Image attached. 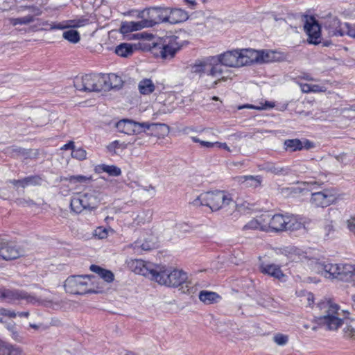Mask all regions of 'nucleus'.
I'll list each match as a JSON object with an SVG mask.
<instances>
[{"label": "nucleus", "mask_w": 355, "mask_h": 355, "mask_svg": "<svg viewBox=\"0 0 355 355\" xmlns=\"http://www.w3.org/2000/svg\"><path fill=\"white\" fill-rule=\"evenodd\" d=\"M0 299L9 304H15L21 300H25L28 304H39L46 306H51L52 302L37 298L35 296L24 290L15 288H0Z\"/></svg>", "instance_id": "nucleus-10"}, {"label": "nucleus", "mask_w": 355, "mask_h": 355, "mask_svg": "<svg viewBox=\"0 0 355 355\" xmlns=\"http://www.w3.org/2000/svg\"><path fill=\"white\" fill-rule=\"evenodd\" d=\"M74 148H75L74 142L73 141H70L67 144H64L61 148V150H68V149H71L72 150H73Z\"/></svg>", "instance_id": "nucleus-54"}, {"label": "nucleus", "mask_w": 355, "mask_h": 355, "mask_svg": "<svg viewBox=\"0 0 355 355\" xmlns=\"http://www.w3.org/2000/svg\"><path fill=\"white\" fill-rule=\"evenodd\" d=\"M118 145H119V141H114V142L110 144L107 148H108L109 150L112 151V150H114L117 147Z\"/></svg>", "instance_id": "nucleus-60"}, {"label": "nucleus", "mask_w": 355, "mask_h": 355, "mask_svg": "<svg viewBox=\"0 0 355 355\" xmlns=\"http://www.w3.org/2000/svg\"><path fill=\"white\" fill-rule=\"evenodd\" d=\"M22 252L12 242H5L0 244V258L4 260H12L19 258Z\"/></svg>", "instance_id": "nucleus-17"}, {"label": "nucleus", "mask_w": 355, "mask_h": 355, "mask_svg": "<svg viewBox=\"0 0 355 355\" xmlns=\"http://www.w3.org/2000/svg\"><path fill=\"white\" fill-rule=\"evenodd\" d=\"M304 28L309 36V42L311 44H318L321 42L320 26L315 18L310 17L306 18Z\"/></svg>", "instance_id": "nucleus-16"}, {"label": "nucleus", "mask_w": 355, "mask_h": 355, "mask_svg": "<svg viewBox=\"0 0 355 355\" xmlns=\"http://www.w3.org/2000/svg\"><path fill=\"white\" fill-rule=\"evenodd\" d=\"M115 53L121 57H128L133 53L132 45L128 43H121L116 47Z\"/></svg>", "instance_id": "nucleus-31"}, {"label": "nucleus", "mask_w": 355, "mask_h": 355, "mask_svg": "<svg viewBox=\"0 0 355 355\" xmlns=\"http://www.w3.org/2000/svg\"><path fill=\"white\" fill-rule=\"evenodd\" d=\"M272 340L279 346H284L288 342V336L281 333L275 334L272 337Z\"/></svg>", "instance_id": "nucleus-40"}, {"label": "nucleus", "mask_w": 355, "mask_h": 355, "mask_svg": "<svg viewBox=\"0 0 355 355\" xmlns=\"http://www.w3.org/2000/svg\"><path fill=\"white\" fill-rule=\"evenodd\" d=\"M11 183L15 186H20V180H13Z\"/></svg>", "instance_id": "nucleus-64"}, {"label": "nucleus", "mask_w": 355, "mask_h": 355, "mask_svg": "<svg viewBox=\"0 0 355 355\" xmlns=\"http://www.w3.org/2000/svg\"><path fill=\"white\" fill-rule=\"evenodd\" d=\"M0 315L8 317L10 318H15L17 316V313L10 309L0 308Z\"/></svg>", "instance_id": "nucleus-46"}, {"label": "nucleus", "mask_w": 355, "mask_h": 355, "mask_svg": "<svg viewBox=\"0 0 355 355\" xmlns=\"http://www.w3.org/2000/svg\"><path fill=\"white\" fill-rule=\"evenodd\" d=\"M30 313L28 311H23V312H19L17 313V315L19 317H25L28 318L29 316Z\"/></svg>", "instance_id": "nucleus-61"}, {"label": "nucleus", "mask_w": 355, "mask_h": 355, "mask_svg": "<svg viewBox=\"0 0 355 355\" xmlns=\"http://www.w3.org/2000/svg\"><path fill=\"white\" fill-rule=\"evenodd\" d=\"M9 22L11 25L15 26L17 25H27L35 21L33 15H28L24 17L17 18H9Z\"/></svg>", "instance_id": "nucleus-34"}, {"label": "nucleus", "mask_w": 355, "mask_h": 355, "mask_svg": "<svg viewBox=\"0 0 355 355\" xmlns=\"http://www.w3.org/2000/svg\"><path fill=\"white\" fill-rule=\"evenodd\" d=\"M64 26H62L61 24H58L55 26H52L51 27V29H63Z\"/></svg>", "instance_id": "nucleus-63"}, {"label": "nucleus", "mask_w": 355, "mask_h": 355, "mask_svg": "<svg viewBox=\"0 0 355 355\" xmlns=\"http://www.w3.org/2000/svg\"><path fill=\"white\" fill-rule=\"evenodd\" d=\"M259 270L264 275H268L276 279H278L279 281H285L286 275L282 271L279 265L275 263H261L259 265Z\"/></svg>", "instance_id": "nucleus-19"}, {"label": "nucleus", "mask_w": 355, "mask_h": 355, "mask_svg": "<svg viewBox=\"0 0 355 355\" xmlns=\"http://www.w3.org/2000/svg\"><path fill=\"white\" fill-rule=\"evenodd\" d=\"M108 91L112 89H119L123 85L121 78L114 73L107 74Z\"/></svg>", "instance_id": "nucleus-33"}, {"label": "nucleus", "mask_w": 355, "mask_h": 355, "mask_svg": "<svg viewBox=\"0 0 355 355\" xmlns=\"http://www.w3.org/2000/svg\"><path fill=\"white\" fill-rule=\"evenodd\" d=\"M63 37L71 43H77L80 40V35L77 31L68 30L63 33Z\"/></svg>", "instance_id": "nucleus-37"}, {"label": "nucleus", "mask_w": 355, "mask_h": 355, "mask_svg": "<svg viewBox=\"0 0 355 355\" xmlns=\"http://www.w3.org/2000/svg\"><path fill=\"white\" fill-rule=\"evenodd\" d=\"M215 144H216L215 147H218L219 148H223L228 152H231L230 148L228 147V146L227 145L226 143H221V142L216 141Z\"/></svg>", "instance_id": "nucleus-56"}, {"label": "nucleus", "mask_w": 355, "mask_h": 355, "mask_svg": "<svg viewBox=\"0 0 355 355\" xmlns=\"http://www.w3.org/2000/svg\"><path fill=\"white\" fill-rule=\"evenodd\" d=\"M150 19H144L140 21H125L121 26V32L123 34L141 30L146 27H152L161 21L168 22L169 8L157 7L149 10Z\"/></svg>", "instance_id": "nucleus-6"}, {"label": "nucleus", "mask_w": 355, "mask_h": 355, "mask_svg": "<svg viewBox=\"0 0 355 355\" xmlns=\"http://www.w3.org/2000/svg\"><path fill=\"white\" fill-rule=\"evenodd\" d=\"M141 189L145 191L150 192V195L151 196L155 195V188L151 185L142 187Z\"/></svg>", "instance_id": "nucleus-58"}, {"label": "nucleus", "mask_w": 355, "mask_h": 355, "mask_svg": "<svg viewBox=\"0 0 355 355\" xmlns=\"http://www.w3.org/2000/svg\"><path fill=\"white\" fill-rule=\"evenodd\" d=\"M95 277L92 275H71L67 278L64 288L67 293L73 295H85L100 292L93 286Z\"/></svg>", "instance_id": "nucleus-8"}, {"label": "nucleus", "mask_w": 355, "mask_h": 355, "mask_svg": "<svg viewBox=\"0 0 355 355\" xmlns=\"http://www.w3.org/2000/svg\"><path fill=\"white\" fill-rule=\"evenodd\" d=\"M198 297L200 300L205 304L216 303L220 299V296L218 293L208 291H201Z\"/></svg>", "instance_id": "nucleus-24"}, {"label": "nucleus", "mask_w": 355, "mask_h": 355, "mask_svg": "<svg viewBox=\"0 0 355 355\" xmlns=\"http://www.w3.org/2000/svg\"><path fill=\"white\" fill-rule=\"evenodd\" d=\"M88 21L87 19H79L78 21H71L70 26L73 27H80L84 26Z\"/></svg>", "instance_id": "nucleus-49"}, {"label": "nucleus", "mask_w": 355, "mask_h": 355, "mask_svg": "<svg viewBox=\"0 0 355 355\" xmlns=\"http://www.w3.org/2000/svg\"><path fill=\"white\" fill-rule=\"evenodd\" d=\"M311 92H324V87L318 85L311 84Z\"/></svg>", "instance_id": "nucleus-51"}, {"label": "nucleus", "mask_w": 355, "mask_h": 355, "mask_svg": "<svg viewBox=\"0 0 355 355\" xmlns=\"http://www.w3.org/2000/svg\"><path fill=\"white\" fill-rule=\"evenodd\" d=\"M168 22L172 24L182 22L187 19L188 14L187 12L180 8H170V14L168 15Z\"/></svg>", "instance_id": "nucleus-21"}, {"label": "nucleus", "mask_w": 355, "mask_h": 355, "mask_svg": "<svg viewBox=\"0 0 355 355\" xmlns=\"http://www.w3.org/2000/svg\"><path fill=\"white\" fill-rule=\"evenodd\" d=\"M71 157L78 160H84L87 157V152L82 148H74L71 152Z\"/></svg>", "instance_id": "nucleus-43"}, {"label": "nucleus", "mask_w": 355, "mask_h": 355, "mask_svg": "<svg viewBox=\"0 0 355 355\" xmlns=\"http://www.w3.org/2000/svg\"><path fill=\"white\" fill-rule=\"evenodd\" d=\"M108 231L102 227L96 228L94 231V236L100 239H105L107 236Z\"/></svg>", "instance_id": "nucleus-44"}, {"label": "nucleus", "mask_w": 355, "mask_h": 355, "mask_svg": "<svg viewBox=\"0 0 355 355\" xmlns=\"http://www.w3.org/2000/svg\"><path fill=\"white\" fill-rule=\"evenodd\" d=\"M315 268L318 272L325 278L338 279L353 284L355 266L351 264H337L327 261L317 262Z\"/></svg>", "instance_id": "nucleus-5"}, {"label": "nucleus", "mask_w": 355, "mask_h": 355, "mask_svg": "<svg viewBox=\"0 0 355 355\" xmlns=\"http://www.w3.org/2000/svg\"><path fill=\"white\" fill-rule=\"evenodd\" d=\"M260 170H263L267 172L272 173L275 175H280L286 173L285 168L272 162H264L259 165Z\"/></svg>", "instance_id": "nucleus-25"}, {"label": "nucleus", "mask_w": 355, "mask_h": 355, "mask_svg": "<svg viewBox=\"0 0 355 355\" xmlns=\"http://www.w3.org/2000/svg\"><path fill=\"white\" fill-rule=\"evenodd\" d=\"M324 231L326 232V236H328L331 232L334 231V225L332 224V220L329 221L324 226Z\"/></svg>", "instance_id": "nucleus-52"}, {"label": "nucleus", "mask_w": 355, "mask_h": 355, "mask_svg": "<svg viewBox=\"0 0 355 355\" xmlns=\"http://www.w3.org/2000/svg\"><path fill=\"white\" fill-rule=\"evenodd\" d=\"M320 313L318 317V323L328 330H337L347 319L348 313L340 309L339 306L330 300H324L318 304Z\"/></svg>", "instance_id": "nucleus-3"}, {"label": "nucleus", "mask_w": 355, "mask_h": 355, "mask_svg": "<svg viewBox=\"0 0 355 355\" xmlns=\"http://www.w3.org/2000/svg\"><path fill=\"white\" fill-rule=\"evenodd\" d=\"M138 89L143 95H149L155 89V85L151 79L144 78L138 85Z\"/></svg>", "instance_id": "nucleus-27"}, {"label": "nucleus", "mask_w": 355, "mask_h": 355, "mask_svg": "<svg viewBox=\"0 0 355 355\" xmlns=\"http://www.w3.org/2000/svg\"><path fill=\"white\" fill-rule=\"evenodd\" d=\"M191 72L200 73L208 88L215 87L218 83L224 81L227 78V71H224V67L221 64H214L207 62H196L191 66Z\"/></svg>", "instance_id": "nucleus-4"}, {"label": "nucleus", "mask_w": 355, "mask_h": 355, "mask_svg": "<svg viewBox=\"0 0 355 355\" xmlns=\"http://www.w3.org/2000/svg\"><path fill=\"white\" fill-rule=\"evenodd\" d=\"M272 60L270 53L265 51L242 49L227 51L218 55L220 64L230 67H240L254 62L263 63Z\"/></svg>", "instance_id": "nucleus-1"}, {"label": "nucleus", "mask_w": 355, "mask_h": 355, "mask_svg": "<svg viewBox=\"0 0 355 355\" xmlns=\"http://www.w3.org/2000/svg\"><path fill=\"white\" fill-rule=\"evenodd\" d=\"M265 214H262L256 218L249 221L244 227V230H259L266 232Z\"/></svg>", "instance_id": "nucleus-23"}, {"label": "nucleus", "mask_w": 355, "mask_h": 355, "mask_svg": "<svg viewBox=\"0 0 355 355\" xmlns=\"http://www.w3.org/2000/svg\"><path fill=\"white\" fill-rule=\"evenodd\" d=\"M192 140L195 143H199L202 146L206 148H214L216 146L215 142L205 141L203 140H200L196 137H193Z\"/></svg>", "instance_id": "nucleus-45"}, {"label": "nucleus", "mask_w": 355, "mask_h": 355, "mask_svg": "<svg viewBox=\"0 0 355 355\" xmlns=\"http://www.w3.org/2000/svg\"><path fill=\"white\" fill-rule=\"evenodd\" d=\"M300 88L302 92L304 93H309L311 92V84H300Z\"/></svg>", "instance_id": "nucleus-53"}, {"label": "nucleus", "mask_w": 355, "mask_h": 355, "mask_svg": "<svg viewBox=\"0 0 355 355\" xmlns=\"http://www.w3.org/2000/svg\"><path fill=\"white\" fill-rule=\"evenodd\" d=\"M67 180L71 183H88L92 180V176H85L82 175H71Z\"/></svg>", "instance_id": "nucleus-38"}, {"label": "nucleus", "mask_w": 355, "mask_h": 355, "mask_svg": "<svg viewBox=\"0 0 355 355\" xmlns=\"http://www.w3.org/2000/svg\"><path fill=\"white\" fill-rule=\"evenodd\" d=\"M305 148L309 149L313 146V143L309 141V140H306L305 141L304 146Z\"/></svg>", "instance_id": "nucleus-62"}, {"label": "nucleus", "mask_w": 355, "mask_h": 355, "mask_svg": "<svg viewBox=\"0 0 355 355\" xmlns=\"http://www.w3.org/2000/svg\"><path fill=\"white\" fill-rule=\"evenodd\" d=\"M347 227L352 232L355 233V221L354 220H348L347 222Z\"/></svg>", "instance_id": "nucleus-55"}, {"label": "nucleus", "mask_w": 355, "mask_h": 355, "mask_svg": "<svg viewBox=\"0 0 355 355\" xmlns=\"http://www.w3.org/2000/svg\"><path fill=\"white\" fill-rule=\"evenodd\" d=\"M153 280L161 285L168 287H180L184 293H191V282L188 281L187 274L182 270L156 266V271Z\"/></svg>", "instance_id": "nucleus-2"}, {"label": "nucleus", "mask_w": 355, "mask_h": 355, "mask_svg": "<svg viewBox=\"0 0 355 355\" xmlns=\"http://www.w3.org/2000/svg\"><path fill=\"white\" fill-rule=\"evenodd\" d=\"M140 248L143 250L148 251V250H151L152 248H154V244L153 243H142L140 245Z\"/></svg>", "instance_id": "nucleus-57"}, {"label": "nucleus", "mask_w": 355, "mask_h": 355, "mask_svg": "<svg viewBox=\"0 0 355 355\" xmlns=\"http://www.w3.org/2000/svg\"><path fill=\"white\" fill-rule=\"evenodd\" d=\"M41 178L39 175H33L20 180V187L24 188L28 185H37L40 184Z\"/></svg>", "instance_id": "nucleus-36"}, {"label": "nucleus", "mask_w": 355, "mask_h": 355, "mask_svg": "<svg viewBox=\"0 0 355 355\" xmlns=\"http://www.w3.org/2000/svg\"><path fill=\"white\" fill-rule=\"evenodd\" d=\"M180 49V46L177 44L170 42L168 44L163 45L162 47H159V55L164 60L172 59L177 51Z\"/></svg>", "instance_id": "nucleus-20"}, {"label": "nucleus", "mask_w": 355, "mask_h": 355, "mask_svg": "<svg viewBox=\"0 0 355 355\" xmlns=\"http://www.w3.org/2000/svg\"><path fill=\"white\" fill-rule=\"evenodd\" d=\"M232 202L231 198L223 191L202 193L193 202L194 206H207L213 211H218L225 205Z\"/></svg>", "instance_id": "nucleus-11"}, {"label": "nucleus", "mask_w": 355, "mask_h": 355, "mask_svg": "<svg viewBox=\"0 0 355 355\" xmlns=\"http://www.w3.org/2000/svg\"><path fill=\"white\" fill-rule=\"evenodd\" d=\"M185 3L191 9H195L197 2L195 0H183Z\"/></svg>", "instance_id": "nucleus-59"}, {"label": "nucleus", "mask_w": 355, "mask_h": 355, "mask_svg": "<svg viewBox=\"0 0 355 355\" xmlns=\"http://www.w3.org/2000/svg\"><path fill=\"white\" fill-rule=\"evenodd\" d=\"M21 148L15 146H10L5 149V153L11 157L17 158L20 157Z\"/></svg>", "instance_id": "nucleus-42"}, {"label": "nucleus", "mask_w": 355, "mask_h": 355, "mask_svg": "<svg viewBox=\"0 0 355 355\" xmlns=\"http://www.w3.org/2000/svg\"><path fill=\"white\" fill-rule=\"evenodd\" d=\"M340 114L344 115L345 116H349V112H355V105H349L346 107L340 108L339 110Z\"/></svg>", "instance_id": "nucleus-48"}, {"label": "nucleus", "mask_w": 355, "mask_h": 355, "mask_svg": "<svg viewBox=\"0 0 355 355\" xmlns=\"http://www.w3.org/2000/svg\"><path fill=\"white\" fill-rule=\"evenodd\" d=\"M336 197L331 190L324 189L322 191H315L311 193L310 202L316 207H327L333 204Z\"/></svg>", "instance_id": "nucleus-15"}, {"label": "nucleus", "mask_w": 355, "mask_h": 355, "mask_svg": "<svg viewBox=\"0 0 355 355\" xmlns=\"http://www.w3.org/2000/svg\"><path fill=\"white\" fill-rule=\"evenodd\" d=\"M116 128L119 132L127 135H137L141 132H146L148 130L151 131L152 135H156L159 129H163L164 132H168L169 128L164 123H149V122H136L130 119H122L116 123Z\"/></svg>", "instance_id": "nucleus-7"}, {"label": "nucleus", "mask_w": 355, "mask_h": 355, "mask_svg": "<svg viewBox=\"0 0 355 355\" xmlns=\"http://www.w3.org/2000/svg\"><path fill=\"white\" fill-rule=\"evenodd\" d=\"M323 25L329 37L348 35L355 38V24H342L336 17L329 16L325 19Z\"/></svg>", "instance_id": "nucleus-13"}, {"label": "nucleus", "mask_w": 355, "mask_h": 355, "mask_svg": "<svg viewBox=\"0 0 355 355\" xmlns=\"http://www.w3.org/2000/svg\"><path fill=\"white\" fill-rule=\"evenodd\" d=\"M128 268L135 273L153 279L156 271V266L146 263L141 259H130L127 261Z\"/></svg>", "instance_id": "nucleus-14"}, {"label": "nucleus", "mask_w": 355, "mask_h": 355, "mask_svg": "<svg viewBox=\"0 0 355 355\" xmlns=\"http://www.w3.org/2000/svg\"><path fill=\"white\" fill-rule=\"evenodd\" d=\"M98 194V192L95 191L75 194L70 202L71 209L77 214H80L84 210L95 209L99 203Z\"/></svg>", "instance_id": "nucleus-12"}, {"label": "nucleus", "mask_w": 355, "mask_h": 355, "mask_svg": "<svg viewBox=\"0 0 355 355\" xmlns=\"http://www.w3.org/2000/svg\"><path fill=\"white\" fill-rule=\"evenodd\" d=\"M38 155V150L21 148L19 157H23L24 159H35Z\"/></svg>", "instance_id": "nucleus-41"}, {"label": "nucleus", "mask_w": 355, "mask_h": 355, "mask_svg": "<svg viewBox=\"0 0 355 355\" xmlns=\"http://www.w3.org/2000/svg\"><path fill=\"white\" fill-rule=\"evenodd\" d=\"M90 270L98 274L101 279L107 283H110L114 280V274L110 270L103 269L96 265H91Z\"/></svg>", "instance_id": "nucleus-26"}, {"label": "nucleus", "mask_w": 355, "mask_h": 355, "mask_svg": "<svg viewBox=\"0 0 355 355\" xmlns=\"http://www.w3.org/2000/svg\"><path fill=\"white\" fill-rule=\"evenodd\" d=\"M284 146L286 150H289L291 152L301 150L304 148L303 144L298 139L285 140Z\"/></svg>", "instance_id": "nucleus-32"}, {"label": "nucleus", "mask_w": 355, "mask_h": 355, "mask_svg": "<svg viewBox=\"0 0 355 355\" xmlns=\"http://www.w3.org/2000/svg\"><path fill=\"white\" fill-rule=\"evenodd\" d=\"M96 92L108 91L107 74H94Z\"/></svg>", "instance_id": "nucleus-29"}, {"label": "nucleus", "mask_w": 355, "mask_h": 355, "mask_svg": "<svg viewBox=\"0 0 355 355\" xmlns=\"http://www.w3.org/2000/svg\"><path fill=\"white\" fill-rule=\"evenodd\" d=\"M28 9L32 13L31 15H33L34 18L35 16H38V15H41V13H42V12L37 7L30 6L28 8Z\"/></svg>", "instance_id": "nucleus-50"}, {"label": "nucleus", "mask_w": 355, "mask_h": 355, "mask_svg": "<svg viewBox=\"0 0 355 355\" xmlns=\"http://www.w3.org/2000/svg\"><path fill=\"white\" fill-rule=\"evenodd\" d=\"M8 329L10 332V336L13 340L16 341H21L22 337L14 327H8Z\"/></svg>", "instance_id": "nucleus-47"}, {"label": "nucleus", "mask_w": 355, "mask_h": 355, "mask_svg": "<svg viewBox=\"0 0 355 355\" xmlns=\"http://www.w3.org/2000/svg\"><path fill=\"white\" fill-rule=\"evenodd\" d=\"M344 323L346 324V327L344 329L345 336L355 338V320H349L347 317Z\"/></svg>", "instance_id": "nucleus-35"}, {"label": "nucleus", "mask_w": 355, "mask_h": 355, "mask_svg": "<svg viewBox=\"0 0 355 355\" xmlns=\"http://www.w3.org/2000/svg\"><path fill=\"white\" fill-rule=\"evenodd\" d=\"M274 106H275V104L273 103L266 101L264 105H263V106H255V105H253L251 104H245L243 105L238 106L237 109L242 110L244 108H248V109H254V110H266L267 108H272Z\"/></svg>", "instance_id": "nucleus-39"}, {"label": "nucleus", "mask_w": 355, "mask_h": 355, "mask_svg": "<svg viewBox=\"0 0 355 355\" xmlns=\"http://www.w3.org/2000/svg\"><path fill=\"white\" fill-rule=\"evenodd\" d=\"M96 173H107L110 176L117 177L121 175V170L115 165L98 164L94 169Z\"/></svg>", "instance_id": "nucleus-22"}, {"label": "nucleus", "mask_w": 355, "mask_h": 355, "mask_svg": "<svg viewBox=\"0 0 355 355\" xmlns=\"http://www.w3.org/2000/svg\"><path fill=\"white\" fill-rule=\"evenodd\" d=\"M266 232H282L287 230H297L304 227V225L299 222L293 216L275 214H265Z\"/></svg>", "instance_id": "nucleus-9"}, {"label": "nucleus", "mask_w": 355, "mask_h": 355, "mask_svg": "<svg viewBox=\"0 0 355 355\" xmlns=\"http://www.w3.org/2000/svg\"><path fill=\"white\" fill-rule=\"evenodd\" d=\"M0 355H26L23 350L9 344L0 345Z\"/></svg>", "instance_id": "nucleus-28"}, {"label": "nucleus", "mask_w": 355, "mask_h": 355, "mask_svg": "<svg viewBox=\"0 0 355 355\" xmlns=\"http://www.w3.org/2000/svg\"><path fill=\"white\" fill-rule=\"evenodd\" d=\"M76 89L84 92H96L94 74H86L82 77H76L73 82Z\"/></svg>", "instance_id": "nucleus-18"}, {"label": "nucleus", "mask_w": 355, "mask_h": 355, "mask_svg": "<svg viewBox=\"0 0 355 355\" xmlns=\"http://www.w3.org/2000/svg\"><path fill=\"white\" fill-rule=\"evenodd\" d=\"M239 182L245 183L247 187H257L261 185V176L245 175L238 178Z\"/></svg>", "instance_id": "nucleus-30"}]
</instances>
